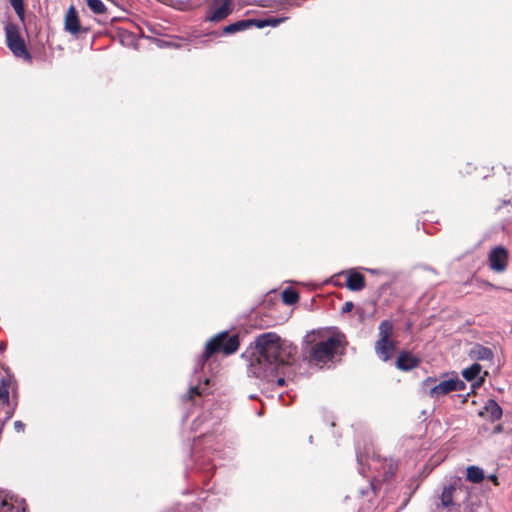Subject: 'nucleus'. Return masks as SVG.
I'll return each instance as SVG.
<instances>
[{
  "label": "nucleus",
  "mask_w": 512,
  "mask_h": 512,
  "mask_svg": "<svg viewBox=\"0 0 512 512\" xmlns=\"http://www.w3.org/2000/svg\"><path fill=\"white\" fill-rule=\"evenodd\" d=\"M367 272L373 274V275H378V274H382L383 272L380 271V270H377V269H366Z\"/></svg>",
  "instance_id": "28"
},
{
  "label": "nucleus",
  "mask_w": 512,
  "mask_h": 512,
  "mask_svg": "<svg viewBox=\"0 0 512 512\" xmlns=\"http://www.w3.org/2000/svg\"><path fill=\"white\" fill-rule=\"evenodd\" d=\"M434 512H478L479 495L461 478H451L443 484L433 500Z\"/></svg>",
  "instance_id": "3"
},
{
  "label": "nucleus",
  "mask_w": 512,
  "mask_h": 512,
  "mask_svg": "<svg viewBox=\"0 0 512 512\" xmlns=\"http://www.w3.org/2000/svg\"><path fill=\"white\" fill-rule=\"evenodd\" d=\"M239 347V338L235 334L220 332L212 337L205 346L204 353L196 360L194 371L189 384L188 397L196 402L197 397L209 393L211 379L204 374L206 361L215 353L222 352L225 355L233 354Z\"/></svg>",
  "instance_id": "2"
},
{
  "label": "nucleus",
  "mask_w": 512,
  "mask_h": 512,
  "mask_svg": "<svg viewBox=\"0 0 512 512\" xmlns=\"http://www.w3.org/2000/svg\"><path fill=\"white\" fill-rule=\"evenodd\" d=\"M10 5L14 9L19 19L23 22L25 18V9L23 0H9Z\"/></svg>",
  "instance_id": "23"
},
{
  "label": "nucleus",
  "mask_w": 512,
  "mask_h": 512,
  "mask_svg": "<svg viewBox=\"0 0 512 512\" xmlns=\"http://www.w3.org/2000/svg\"><path fill=\"white\" fill-rule=\"evenodd\" d=\"M394 326L390 320H383L378 326V340L375 342V354L387 362L396 350V343L393 340Z\"/></svg>",
  "instance_id": "5"
},
{
  "label": "nucleus",
  "mask_w": 512,
  "mask_h": 512,
  "mask_svg": "<svg viewBox=\"0 0 512 512\" xmlns=\"http://www.w3.org/2000/svg\"><path fill=\"white\" fill-rule=\"evenodd\" d=\"M221 417L222 413L220 411H217V413L205 412L193 421L192 429L195 432L199 431L200 436L208 437L219 426Z\"/></svg>",
  "instance_id": "8"
},
{
  "label": "nucleus",
  "mask_w": 512,
  "mask_h": 512,
  "mask_svg": "<svg viewBox=\"0 0 512 512\" xmlns=\"http://www.w3.org/2000/svg\"><path fill=\"white\" fill-rule=\"evenodd\" d=\"M14 506L7 494L0 490V512H13Z\"/></svg>",
  "instance_id": "21"
},
{
  "label": "nucleus",
  "mask_w": 512,
  "mask_h": 512,
  "mask_svg": "<svg viewBox=\"0 0 512 512\" xmlns=\"http://www.w3.org/2000/svg\"><path fill=\"white\" fill-rule=\"evenodd\" d=\"M87 6L95 14H103L106 11V6L101 0H87Z\"/></svg>",
  "instance_id": "22"
},
{
  "label": "nucleus",
  "mask_w": 512,
  "mask_h": 512,
  "mask_svg": "<svg viewBox=\"0 0 512 512\" xmlns=\"http://www.w3.org/2000/svg\"><path fill=\"white\" fill-rule=\"evenodd\" d=\"M234 9V0H212L205 12L204 21L219 23L226 19Z\"/></svg>",
  "instance_id": "7"
},
{
  "label": "nucleus",
  "mask_w": 512,
  "mask_h": 512,
  "mask_svg": "<svg viewBox=\"0 0 512 512\" xmlns=\"http://www.w3.org/2000/svg\"><path fill=\"white\" fill-rule=\"evenodd\" d=\"M353 307H354V304L352 302L348 301V302L344 303L341 311H342V313H348V312L352 311Z\"/></svg>",
  "instance_id": "26"
},
{
  "label": "nucleus",
  "mask_w": 512,
  "mask_h": 512,
  "mask_svg": "<svg viewBox=\"0 0 512 512\" xmlns=\"http://www.w3.org/2000/svg\"><path fill=\"white\" fill-rule=\"evenodd\" d=\"M482 367L478 363H473L470 367L463 369L462 376L467 381L474 383L472 384L473 388L480 387L484 382V377L480 376Z\"/></svg>",
  "instance_id": "12"
},
{
  "label": "nucleus",
  "mask_w": 512,
  "mask_h": 512,
  "mask_svg": "<svg viewBox=\"0 0 512 512\" xmlns=\"http://www.w3.org/2000/svg\"><path fill=\"white\" fill-rule=\"evenodd\" d=\"M479 416L494 422L502 417V409L495 400L489 399L479 412Z\"/></svg>",
  "instance_id": "13"
},
{
  "label": "nucleus",
  "mask_w": 512,
  "mask_h": 512,
  "mask_svg": "<svg viewBox=\"0 0 512 512\" xmlns=\"http://www.w3.org/2000/svg\"><path fill=\"white\" fill-rule=\"evenodd\" d=\"M419 359L412 353L404 351L401 352L396 360V366L402 371H409L419 365Z\"/></svg>",
  "instance_id": "14"
},
{
  "label": "nucleus",
  "mask_w": 512,
  "mask_h": 512,
  "mask_svg": "<svg viewBox=\"0 0 512 512\" xmlns=\"http://www.w3.org/2000/svg\"><path fill=\"white\" fill-rule=\"evenodd\" d=\"M4 349H5V344H4V343H2V344L0 345V351H4Z\"/></svg>",
  "instance_id": "30"
},
{
  "label": "nucleus",
  "mask_w": 512,
  "mask_h": 512,
  "mask_svg": "<svg viewBox=\"0 0 512 512\" xmlns=\"http://www.w3.org/2000/svg\"><path fill=\"white\" fill-rule=\"evenodd\" d=\"M306 338L304 352L316 365L332 361L338 353H342L346 345L345 336L338 332L329 335L313 333Z\"/></svg>",
  "instance_id": "4"
},
{
  "label": "nucleus",
  "mask_w": 512,
  "mask_h": 512,
  "mask_svg": "<svg viewBox=\"0 0 512 512\" xmlns=\"http://www.w3.org/2000/svg\"><path fill=\"white\" fill-rule=\"evenodd\" d=\"M469 356L471 359L478 361L491 360L493 358V352L488 347L476 344L470 349Z\"/></svg>",
  "instance_id": "17"
},
{
  "label": "nucleus",
  "mask_w": 512,
  "mask_h": 512,
  "mask_svg": "<svg viewBox=\"0 0 512 512\" xmlns=\"http://www.w3.org/2000/svg\"><path fill=\"white\" fill-rule=\"evenodd\" d=\"M432 382H434V380H433L432 378H427V379L425 380V384H426V385H428L429 383H432Z\"/></svg>",
  "instance_id": "29"
},
{
  "label": "nucleus",
  "mask_w": 512,
  "mask_h": 512,
  "mask_svg": "<svg viewBox=\"0 0 512 512\" xmlns=\"http://www.w3.org/2000/svg\"><path fill=\"white\" fill-rule=\"evenodd\" d=\"M484 479V471L477 466L467 468V480L472 483H480Z\"/></svg>",
  "instance_id": "18"
},
{
  "label": "nucleus",
  "mask_w": 512,
  "mask_h": 512,
  "mask_svg": "<svg viewBox=\"0 0 512 512\" xmlns=\"http://www.w3.org/2000/svg\"><path fill=\"white\" fill-rule=\"evenodd\" d=\"M6 42L11 52L19 58L26 60L31 59V55L26 48L24 39L19 33V29L15 24H7L5 26Z\"/></svg>",
  "instance_id": "6"
},
{
  "label": "nucleus",
  "mask_w": 512,
  "mask_h": 512,
  "mask_svg": "<svg viewBox=\"0 0 512 512\" xmlns=\"http://www.w3.org/2000/svg\"><path fill=\"white\" fill-rule=\"evenodd\" d=\"M0 401L3 403L9 402V383L5 380H2L0 385Z\"/></svg>",
  "instance_id": "24"
},
{
  "label": "nucleus",
  "mask_w": 512,
  "mask_h": 512,
  "mask_svg": "<svg viewBox=\"0 0 512 512\" xmlns=\"http://www.w3.org/2000/svg\"><path fill=\"white\" fill-rule=\"evenodd\" d=\"M251 27H255V19H243L226 25L222 33L226 35L235 34L237 32L245 31Z\"/></svg>",
  "instance_id": "15"
},
{
  "label": "nucleus",
  "mask_w": 512,
  "mask_h": 512,
  "mask_svg": "<svg viewBox=\"0 0 512 512\" xmlns=\"http://www.w3.org/2000/svg\"><path fill=\"white\" fill-rule=\"evenodd\" d=\"M489 478H490L491 480H493V481H496V479H497L495 475H492V476H490Z\"/></svg>",
  "instance_id": "31"
},
{
  "label": "nucleus",
  "mask_w": 512,
  "mask_h": 512,
  "mask_svg": "<svg viewBox=\"0 0 512 512\" xmlns=\"http://www.w3.org/2000/svg\"><path fill=\"white\" fill-rule=\"evenodd\" d=\"M370 492H374L373 483H369L366 488H363L359 491L361 496H368Z\"/></svg>",
  "instance_id": "25"
},
{
  "label": "nucleus",
  "mask_w": 512,
  "mask_h": 512,
  "mask_svg": "<svg viewBox=\"0 0 512 512\" xmlns=\"http://www.w3.org/2000/svg\"><path fill=\"white\" fill-rule=\"evenodd\" d=\"M197 461H200V456L196 455Z\"/></svg>",
  "instance_id": "33"
},
{
  "label": "nucleus",
  "mask_w": 512,
  "mask_h": 512,
  "mask_svg": "<svg viewBox=\"0 0 512 512\" xmlns=\"http://www.w3.org/2000/svg\"><path fill=\"white\" fill-rule=\"evenodd\" d=\"M14 428L17 432H23L24 431V428H25V425L23 422L21 421H15L14 422Z\"/></svg>",
  "instance_id": "27"
},
{
  "label": "nucleus",
  "mask_w": 512,
  "mask_h": 512,
  "mask_svg": "<svg viewBox=\"0 0 512 512\" xmlns=\"http://www.w3.org/2000/svg\"><path fill=\"white\" fill-rule=\"evenodd\" d=\"M346 287L351 291H361L365 287L364 276L355 270H350L346 280Z\"/></svg>",
  "instance_id": "16"
},
{
  "label": "nucleus",
  "mask_w": 512,
  "mask_h": 512,
  "mask_svg": "<svg viewBox=\"0 0 512 512\" xmlns=\"http://www.w3.org/2000/svg\"><path fill=\"white\" fill-rule=\"evenodd\" d=\"M298 299H299L298 293L291 288H286L282 292V300L287 305L295 304L298 301Z\"/></svg>",
  "instance_id": "20"
},
{
  "label": "nucleus",
  "mask_w": 512,
  "mask_h": 512,
  "mask_svg": "<svg viewBox=\"0 0 512 512\" xmlns=\"http://www.w3.org/2000/svg\"><path fill=\"white\" fill-rule=\"evenodd\" d=\"M285 18L269 17L266 19H255V27L261 29L266 26L276 27L281 24Z\"/></svg>",
  "instance_id": "19"
},
{
  "label": "nucleus",
  "mask_w": 512,
  "mask_h": 512,
  "mask_svg": "<svg viewBox=\"0 0 512 512\" xmlns=\"http://www.w3.org/2000/svg\"><path fill=\"white\" fill-rule=\"evenodd\" d=\"M465 388V383L457 376L440 381L430 388L429 395L432 398H440L453 391H460Z\"/></svg>",
  "instance_id": "9"
},
{
  "label": "nucleus",
  "mask_w": 512,
  "mask_h": 512,
  "mask_svg": "<svg viewBox=\"0 0 512 512\" xmlns=\"http://www.w3.org/2000/svg\"><path fill=\"white\" fill-rule=\"evenodd\" d=\"M193 450H194V452H193V453L196 455V453H197V452H196V445L193 447Z\"/></svg>",
  "instance_id": "32"
},
{
  "label": "nucleus",
  "mask_w": 512,
  "mask_h": 512,
  "mask_svg": "<svg viewBox=\"0 0 512 512\" xmlns=\"http://www.w3.org/2000/svg\"><path fill=\"white\" fill-rule=\"evenodd\" d=\"M64 27L72 35H77L81 31L78 11L74 6H70L65 14Z\"/></svg>",
  "instance_id": "11"
},
{
  "label": "nucleus",
  "mask_w": 512,
  "mask_h": 512,
  "mask_svg": "<svg viewBox=\"0 0 512 512\" xmlns=\"http://www.w3.org/2000/svg\"><path fill=\"white\" fill-rule=\"evenodd\" d=\"M294 353L295 347L286 345L276 333H263L255 339L248 373L266 382L276 381L278 386H282L285 379L279 375L285 373Z\"/></svg>",
  "instance_id": "1"
},
{
  "label": "nucleus",
  "mask_w": 512,
  "mask_h": 512,
  "mask_svg": "<svg viewBox=\"0 0 512 512\" xmlns=\"http://www.w3.org/2000/svg\"><path fill=\"white\" fill-rule=\"evenodd\" d=\"M507 251L505 248L498 246L492 249L489 253V266L493 271L503 272L507 265Z\"/></svg>",
  "instance_id": "10"
}]
</instances>
